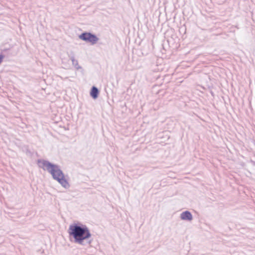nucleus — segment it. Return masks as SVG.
<instances>
[{
    "mask_svg": "<svg viewBox=\"0 0 255 255\" xmlns=\"http://www.w3.org/2000/svg\"><path fill=\"white\" fill-rule=\"evenodd\" d=\"M68 232L70 241L76 244L84 246L86 243H91V241L87 240L91 237V234L85 225L80 223H73L70 225Z\"/></svg>",
    "mask_w": 255,
    "mask_h": 255,
    "instance_id": "nucleus-1",
    "label": "nucleus"
},
{
    "mask_svg": "<svg viewBox=\"0 0 255 255\" xmlns=\"http://www.w3.org/2000/svg\"><path fill=\"white\" fill-rule=\"evenodd\" d=\"M37 162L40 168L47 170L51 175L53 179L57 181L63 188H70V185L58 165L42 159H38Z\"/></svg>",
    "mask_w": 255,
    "mask_h": 255,
    "instance_id": "nucleus-2",
    "label": "nucleus"
},
{
    "mask_svg": "<svg viewBox=\"0 0 255 255\" xmlns=\"http://www.w3.org/2000/svg\"><path fill=\"white\" fill-rule=\"evenodd\" d=\"M79 38L87 43H91L92 45L96 44L99 39L95 34L87 31L82 32L79 35Z\"/></svg>",
    "mask_w": 255,
    "mask_h": 255,
    "instance_id": "nucleus-3",
    "label": "nucleus"
},
{
    "mask_svg": "<svg viewBox=\"0 0 255 255\" xmlns=\"http://www.w3.org/2000/svg\"><path fill=\"white\" fill-rule=\"evenodd\" d=\"M68 56L72 61V65L75 69L77 70L82 69V67L79 65L78 60L75 59L74 54L73 52H71L70 53L68 54Z\"/></svg>",
    "mask_w": 255,
    "mask_h": 255,
    "instance_id": "nucleus-4",
    "label": "nucleus"
},
{
    "mask_svg": "<svg viewBox=\"0 0 255 255\" xmlns=\"http://www.w3.org/2000/svg\"><path fill=\"white\" fill-rule=\"evenodd\" d=\"M180 218L182 220L191 221L193 219V216L189 211H185L180 214Z\"/></svg>",
    "mask_w": 255,
    "mask_h": 255,
    "instance_id": "nucleus-5",
    "label": "nucleus"
},
{
    "mask_svg": "<svg viewBox=\"0 0 255 255\" xmlns=\"http://www.w3.org/2000/svg\"><path fill=\"white\" fill-rule=\"evenodd\" d=\"M100 91L98 88L93 86L90 90V96L94 100L98 98L99 95Z\"/></svg>",
    "mask_w": 255,
    "mask_h": 255,
    "instance_id": "nucleus-6",
    "label": "nucleus"
},
{
    "mask_svg": "<svg viewBox=\"0 0 255 255\" xmlns=\"http://www.w3.org/2000/svg\"><path fill=\"white\" fill-rule=\"evenodd\" d=\"M4 58V55H3L2 54H0V65L2 62Z\"/></svg>",
    "mask_w": 255,
    "mask_h": 255,
    "instance_id": "nucleus-7",
    "label": "nucleus"
}]
</instances>
